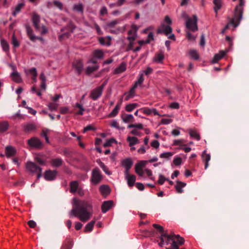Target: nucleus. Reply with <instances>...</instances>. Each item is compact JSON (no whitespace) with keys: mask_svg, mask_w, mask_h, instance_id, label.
I'll list each match as a JSON object with an SVG mask.
<instances>
[{"mask_svg":"<svg viewBox=\"0 0 249 249\" xmlns=\"http://www.w3.org/2000/svg\"><path fill=\"white\" fill-rule=\"evenodd\" d=\"M72 204V209L69 212L70 217H77L84 222L90 219L92 214V206L90 202L73 198Z\"/></svg>","mask_w":249,"mask_h":249,"instance_id":"1","label":"nucleus"},{"mask_svg":"<svg viewBox=\"0 0 249 249\" xmlns=\"http://www.w3.org/2000/svg\"><path fill=\"white\" fill-rule=\"evenodd\" d=\"M244 2V0H239V3L237 5L234 9V13L233 18L231 19L229 22L223 29L222 33L224 32L229 28L230 25L233 26L234 28L237 27L242 18L243 13V8Z\"/></svg>","mask_w":249,"mask_h":249,"instance_id":"2","label":"nucleus"},{"mask_svg":"<svg viewBox=\"0 0 249 249\" xmlns=\"http://www.w3.org/2000/svg\"><path fill=\"white\" fill-rule=\"evenodd\" d=\"M164 21L168 25H166L164 23H162L157 29L158 34L164 33L165 35L168 36L172 32V28L170 26L172 23V20L169 16H166L164 18Z\"/></svg>","mask_w":249,"mask_h":249,"instance_id":"3","label":"nucleus"},{"mask_svg":"<svg viewBox=\"0 0 249 249\" xmlns=\"http://www.w3.org/2000/svg\"><path fill=\"white\" fill-rule=\"evenodd\" d=\"M26 167L30 172L36 174L37 179L42 177V168L36 163L28 161L26 164Z\"/></svg>","mask_w":249,"mask_h":249,"instance_id":"4","label":"nucleus"},{"mask_svg":"<svg viewBox=\"0 0 249 249\" xmlns=\"http://www.w3.org/2000/svg\"><path fill=\"white\" fill-rule=\"evenodd\" d=\"M197 21V18L196 15H194L192 18H188L186 21V28L193 32L197 31L198 30Z\"/></svg>","mask_w":249,"mask_h":249,"instance_id":"5","label":"nucleus"},{"mask_svg":"<svg viewBox=\"0 0 249 249\" xmlns=\"http://www.w3.org/2000/svg\"><path fill=\"white\" fill-rule=\"evenodd\" d=\"M102 179V176L100 170L96 168L92 170L91 180L94 184H98Z\"/></svg>","mask_w":249,"mask_h":249,"instance_id":"6","label":"nucleus"},{"mask_svg":"<svg viewBox=\"0 0 249 249\" xmlns=\"http://www.w3.org/2000/svg\"><path fill=\"white\" fill-rule=\"evenodd\" d=\"M28 144L30 146L37 149H41L43 146L42 142H41L39 139L36 137H33L29 139L28 141Z\"/></svg>","mask_w":249,"mask_h":249,"instance_id":"7","label":"nucleus"},{"mask_svg":"<svg viewBox=\"0 0 249 249\" xmlns=\"http://www.w3.org/2000/svg\"><path fill=\"white\" fill-rule=\"evenodd\" d=\"M122 165L125 168L124 174L127 175L132 167L133 161L130 158H127L122 161Z\"/></svg>","mask_w":249,"mask_h":249,"instance_id":"8","label":"nucleus"},{"mask_svg":"<svg viewBox=\"0 0 249 249\" xmlns=\"http://www.w3.org/2000/svg\"><path fill=\"white\" fill-rule=\"evenodd\" d=\"M147 161L146 160H141L138 163H137L135 165V172L138 174L140 176H142L143 175V172L142 170V168L144 167Z\"/></svg>","mask_w":249,"mask_h":249,"instance_id":"9","label":"nucleus"},{"mask_svg":"<svg viewBox=\"0 0 249 249\" xmlns=\"http://www.w3.org/2000/svg\"><path fill=\"white\" fill-rule=\"evenodd\" d=\"M57 174V172L55 170H47L44 173V178L47 180H54Z\"/></svg>","mask_w":249,"mask_h":249,"instance_id":"10","label":"nucleus"},{"mask_svg":"<svg viewBox=\"0 0 249 249\" xmlns=\"http://www.w3.org/2000/svg\"><path fill=\"white\" fill-rule=\"evenodd\" d=\"M102 93L103 91L97 87L91 91L89 96L92 100L96 101L101 96Z\"/></svg>","mask_w":249,"mask_h":249,"instance_id":"11","label":"nucleus"},{"mask_svg":"<svg viewBox=\"0 0 249 249\" xmlns=\"http://www.w3.org/2000/svg\"><path fill=\"white\" fill-rule=\"evenodd\" d=\"M17 151L16 149L11 146L7 145L5 147V155L7 158H9L11 157H13L16 155Z\"/></svg>","mask_w":249,"mask_h":249,"instance_id":"12","label":"nucleus"},{"mask_svg":"<svg viewBox=\"0 0 249 249\" xmlns=\"http://www.w3.org/2000/svg\"><path fill=\"white\" fill-rule=\"evenodd\" d=\"M124 175H125V179L127 180L128 185L129 187H132L134 185L135 182L136 181V176L133 175H130L129 174V173H128L127 175V174H124Z\"/></svg>","mask_w":249,"mask_h":249,"instance_id":"13","label":"nucleus"},{"mask_svg":"<svg viewBox=\"0 0 249 249\" xmlns=\"http://www.w3.org/2000/svg\"><path fill=\"white\" fill-rule=\"evenodd\" d=\"M25 28L27 35L30 39L33 42H35L36 40V36L33 35V31L31 27L29 25L26 24L25 25Z\"/></svg>","mask_w":249,"mask_h":249,"instance_id":"14","label":"nucleus"},{"mask_svg":"<svg viewBox=\"0 0 249 249\" xmlns=\"http://www.w3.org/2000/svg\"><path fill=\"white\" fill-rule=\"evenodd\" d=\"M113 201L111 200L106 201L102 205V211L103 213H106L108 211L113 205Z\"/></svg>","mask_w":249,"mask_h":249,"instance_id":"15","label":"nucleus"},{"mask_svg":"<svg viewBox=\"0 0 249 249\" xmlns=\"http://www.w3.org/2000/svg\"><path fill=\"white\" fill-rule=\"evenodd\" d=\"M32 21L33 25L36 30H39L40 29L39 22L40 17L36 14H34L32 17Z\"/></svg>","mask_w":249,"mask_h":249,"instance_id":"16","label":"nucleus"},{"mask_svg":"<svg viewBox=\"0 0 249 249\" xmlns=\"http://www.w3.org/2000/svg\"><path fill=\"white\" fill-rule=\"evenodd\" d=\"M227 51H221L219 53L215 54L212 60L213 63H217L220 59L223 58L227 53Z\"/></svg>","mask_w":249,"mask_h":249,"instance_id":"17","label":"nucleus"},{"mask_svg":"<svg viewBox=\"0 0 249 249\" xmlns=\"http://www.w3.org/2000/svg\"><path fill=\"white\" fill-rule=\"evenodd\" d=\"M36 126L34 124H28L23 125V129L26 133H29L36 129Z\"/></svg>","mask_w":249,"mask_h":249,"instance_id":"18","label":"nucleus"},{"mask_svg":"<svg viewBox=\"0 0 249 249\" xmlns=\"http://www.w3.org/2000/svg\"><path fill=\"white\" fill-rule=\"evenodd\" d=\"M203 161L205 162V169H206L209 166V161L211 160L210 154H206L205 151L203 152L202 156Z\"/></svg>","mask_w":249,"mask_h":249,"instance_id":"19","label":"nucleus"},{"mask_svg":"<svg viewBox=\"0 0 249 249\" xmlns=\"http://www.w3.org/2000/svg\"><path fill=\"white\" fill-rule=\"evenodd\" d=\"M186 185V184L185 183L179 180H177V185L175 186V188L177 192L179 194L182 193L183 192V190L182 188L184 187Z\"/></svg>","mask_w":249,"mask_h":249,"instance_id":"20","label":"nucleus"},{"mask_svg":"<svg viewBox=\"0 0 249 249\" xmlns=\"http://www.w3.org/2000/svg\"><path fill=\"white\" fill-rule=\"evenodd\" d=\"M70 192L75 193L78 190V183L77 181H72L70 183Z\"/></svg>","mask_w":249,"mask_h":249,"instance_id":"21","label":"nucleus"},{"mask_svg":"<svg viewBox=\"0 0 249 249\" xmlns=\"http://www.w3.org/2000/svg\"><path fill=\"white\" fill-rule=\"evenodd\" d=\"M63 162V161L62 159L56 158L52 159L51 161V163L53 166L58 167L62 164Z\"/></svg>","mask_w":249,"mask_h":249,"instance_id":"22","label":"nucleus"},{"mask_svg":"<svg viewBox=\"0 0 249 249\" xmlns=\"http://www.w3.org/2000/svg\"><path fill=\"white\" fill-rule=\"evenodd\" d=\"M127 141L129 142V145L130 147L139 142L138 139L135 137L129 136L127 138Z\"/></svg>","mask_w":249,"mask_h":249,"instance_id":"23","label":"nucleus"},{"mask_svg":"<svg viewBox=\"0 0 249 249\" xmlns=\"http://www.w3.org/2000/svg\"><path fill=\"white\" fill-rule=\"evenodd\" d=\"M122 118L123 122L126 123L133 122L134 117L132 114H124L122 115Z\"/></svg>","mask_w":249,"mask_h":249,"instance_id":"24","label":"nucleus"},{"mask_svg":"<svg viewBox=\"0 0 249 249\" xmlns=\"http://www.w3.org/2000/svg\"><path fill=\"white\" fill-rule=\"evenodd\" d=\"M73 66L76 70L78 73H80L83 69V64L80 60H77L73 64Z\"/></svg>","mask_w":249,"mask_h":249,"instance_id":"25","label":"nucleus"},{"mask_svg":"<svg viewBox=\"0 0 249 249\" xmlns=\"http://www.w3.org/2000/svg\"><path fill=\"white\" fill-rule=\"evenodd\" d=\"M100 191L103 196L108 195L110 193V189L107 185H102L100 187Z\"/></svg>","mask_w":249,"mask_h":249,"instance_id":"26","label":"nucleus"},{"mask_svg":"<svg viewBox=\"0 0 249 249\" xmlns=\"http://www.w3.org/2000/svg\"><path fill=\"white\" fill-rule=\"evenodd\" d=\"M72 245V241L70 239H67L64 242L62 248L63 249H71Z\"/></svg>","mask_w":249,"mask_h":249,"instance_id":"27","label":"nucleus"},{"mask_svg":"<svg viewBox=\"0 0 249 249\" xmlns=\"http://www.w3.org/2000/svg\"><path fill=\"white\" fill-rule=\"evenodd\" d=\"M136 31H134L133 30H130L128 31V36L127 37V39L129 41H134L136 39Z\"/></svg>","mask_w":249,"mask_h":249,"instance_id":"28","label":"nucleus"},{"mask_svg":"<svg viewBox=\"0 0 249 249\" xmlns=\"http://www.w3.org/2000/svg\"><path fill=\"white\" fill-rule=\"evenodd\" d=\"M126 70V64L125 63L123 62L122 63L120 66L117 67L115 70V73L116 74L120 73Z\"/></svg>","mask_w":249,"mask_h":249,"instance_id":"29","label":"nucleus"},{"mask_svg":"<svg viewBox=\"0 0 249 249\" xmlns=\"http://www.w3.org/2000/svg\"><path fill=\"white\" fill-rule=\"evenodd\" d=\"M11 77L13 79V80L17 82V83H19L21 81V77L17 72H13L11 74Z\"/></svg>","mask_w":249,"mask_h":249,"instance_id":"30","label":"nucleus"},{"mask_svg":"<svg viewBox=\"0 0 249 249\" xmlns=\"http://www.w3.org/2000/svg\"><path fill=\"white\" fill-rule=\"evenodd\" d=\"M74 29L75 26L71 22H70L65 28L61 29V31L63 32L65 30H68L69 32L72 33Z\"/></svg>","mask_w":249,"mask_h":249,"instance_id":"31","label":"nucleus"},{"mask_svg":"<svg viewBox=\"0 0 249 249\" xmlns=\"http://www.w3.org/2000/svg\"><path fill=\"white\" fill-rule=\"evenodd\" d=\"M24 4L22 3L18 4L16 6L14 11L12 13V15L16 17L17 16V15L20 12L21 9L23 8V7L24 6Z\"/></svg>","mask_w":249,"mask_h":249,"instance_id":"32","label":"nucleus"},{"mask_svg":"<svg viewBox=\"0 0 249 249\" xmlns=\"http://www.w3.org/2000/svg\"><path fill=\"white\" fill-rule=\"evenodd\" d=\"M213 3L215 6L214 7V10L215 13H217V11L221 8L222 2L221 0H213Z\"/></svg>","mask_w":249,"mask_h":249,"instance_id":"33","label":"nucleus"},{"mask_svg":"<svg viewBox=\"0 0 249 249\" xmlns=\"http://www.w3.org/2000/svg\"><path fill=\"white\" fill-rule=\"evenodd\" d=\"M95 221L92 220L90 221L89 223L87 224L85 228V232H90L92 231L93 226L95 224Z\"/></svg>","mask_w":249,"mask_h":249,"instance_id":"34","label":"nucleus"},{"mask_svg":"<svg viewBox=\"0 0 249 249\" xmlns=\"http://www.w3.org/2000/svg\"><path fill=\"white\" fill-rule=\"evenodd\" d=\"M120 108V105L117 104L115 106V108L113 109L111 112L109 114V117H115Z\"/></svg>","mask_w":249,"mask_h":249,"instance_id":"35","label":"nucleus"},{"mask_svg":"<svg viewBox=\"0 0 249 249\" xmlns=\"http://www.w3.org/2000/svg\"><path fill=\"white\" fill-rule=\"evenodd\" d=\"M97 163L100 166V167L103 169V170L107 175H110V173L107 167L106 166V165L102 162L100 160H97Z\"/></svg>","mask_w":249,"mask_h":249,"instance_id":"36","label":"nucleus"},{"mask_svg":"<svg viewBox=\"0 0 249 249\" xmlns=\"http://www.w3.org/2000/svg\"><path fill=\"white\" fill-rule=\"evenodd\" d=\"M189 134L191 137L196 139L197 141H199L200 139L199 134L194 130H189Z\"/></svg>","mask_w":249,"mask_h":249,"instance_id":"37","label":"nucleus"},{"mask_svg":"<svg viewBox=\"0 0 249 249\" xmlns=\"http://www.w3.org/2000/svg\"><path fill=\"white\" fill-rule=\"evenodd\" d=\"M138 106V105L137 103L129 104L126 106L125 110L128 112H131Z\"/></svg>","mask_w":249,"mask_h":249,"instance_id":"38","label":"nucleus"},{"mask_svg":"<svg viewBox=\"0 0 249 249\" xmlns=\"http://www.w3.org/2000/svg\"><path fill=\"white\" fill-rule=\"evenodd\" d=\"M9 127L8 124L6 122L0 123V132H3L6 131Z\"/></svg>","mask_w":249,"mask_h":249,"instance_id":"39","label":"nucleus"},{"mask_svg":"<svg viewBox=\"0 0 249 249\" xmlns=\"http://www.w3.org/2000/svg\"><path fill=\"white\" fill-rule=\"evenodd\" d=\"M93 56L94 57L100 59L103 57L104 53L102 50H97L93 52Z\"/></svg>","mask_w":249,"mask_h":249,"instance_id":"40","label":"nucleus"},{"mask_svg":"<svg viewBox=\"0 0 249 249\" xmlns=\"http://www.w3.org/2000/svg\"><path fill=\"white\" fill-rule=\"evenodd\" d=\"M164 59V55L161 53L157 54L154 58V60L158 63H161Z\"/></svg>","mask_w":249,"mask_h":249,"instance_id":"41","label":"nucleus"},{"mask_svg":"<svg viewBox=\"0 0 249 249\" xmlns=\"http://www.w3.org/2000/svg\"><path fill=\"white\" fill-rule=\"evenodd\" d=\"M35 160L39 166L45 165L46 163L45 160L39 157H36L35 158Z\"/></svg>","mask_w":249,"mask_h":249,"instance_id":"42","label":"nucleus"},{"mask_svg":"<svg viewBox=\"0 0 249 249\" xmlns=\"http://www.w3.org/2000/svg\"><path fill=\"white\" fill-rule=\"evenodd\" d=\"M1 46L2 47L3 51H4L5 52L9 51V45L6 40H3V39L1 40Z\"/></svg>","mask_w":249,"mask_h":249,"instance_id":"43","label":"nucleus"},{"mask_svg":"<svg viewBox=\"0 0 249 249\" xmlns=\"http://www.w3.org/2000/svg\"><path fill=\"white\" fill-rule=\"evenodd\" d=\"M12 44L14 46V47L17 48L19 46V43L18 40L17 39L15 34L12 35Z\"/></svg>","mask_w":249,"mask_h":249,"instance_id":"44","label":"nucleus"},{"mask_svg":"<svg viewBox=\"0 0 249 249\" xmlns=\"http://www.w3.org/2000/svg\"><path fill=\"white\" fill-rule=\"evenodd\" d=\"M189 54L195 60H197L199 58L198 54L196 50L190 51Z\"/></svg>","mask_w":249,"mask_h":249,"instance_id":"45","label":"nucleus"},{"mask_svg":"<svg viewBox=\"0 0 249 249\" xmlns=\"http://www.w3.org/2000/svg\"><path fill=\"white\" fill-rule=\"evenodd\" d=\"M75 107L79 109V110L77 112V114L78 115H82L83 114V112L85 110V109L83 108L82 106L79 103H77Z\"/></svg>","mask_w":249,"mask_h":249,"instance_id":"46","label":"nucleus"},{"mask_svg":"<svg viewBox=\"0 0 249 249\" xmlns=\"http://www.w3.org/2000/svg\"><path fill=\"white\" fill-rule=\"evenodd\" d=\"M98 67L97 66L88 67L87 68L86 72L88 74H90V73H92V72L97 70L98 69Z\"/></svg>","mask_w":249,"mask_h":249,"instance_id":"47","label":"nucleus"},{"mask_svg":"<svg viewBox=\"0 0 249 249\" xmlns=\"http://www.w3.org/2000/svg\"><path fill=\"white\" fill-rule=\"evenodd\" d=\"M71 33L69 32L68 31L60 35L59 36V41H62L64 39L66 38H69V36H70Z\"/></svg>","mask_w":249,"mask_h":249,"instance_id":"48","label":"nucleus"},{"mask_svg":"<svg viewBox=\"0 0 249 249\" xmlns=\"http://www.w3.org/2000/svg\"><path fill=\"white\" fill-rule=\"evenodd\" d=\"M168 180V179L165 178L162 175H159V178L158 180V183L160 185H162L165 181Z\"/></svg>","mask_w":249,"mask_h":249,"instance_id":"49","label":"nucleus"},{"mask_svg":"<svg viewBox=\"0 0 249 249\" xmlns=\"http://www.w3.org/2000/svg\"><path fill=\"white\" fill-rule=\"evenodd\" d=\"M114 142L117 143V142L115 140V139H114L113 138H111V139L108 140V141H107V142L104 144V146L107 147V146H110L111 145V144Z\"/></svg>","mask_w":249,"mask_h":249,"instance_id":"50","label":"nucleus"},{"mask_svg":"<svg viewBox=\"0 0 249 249\" xmlns=\"http://www.w3.org/2000/svg\"><path fill=\"white\" fill-rule=\"evenodd\" d=\"M173 155L171 152H165L161 154L160 156V158L168 159Z\"/></svg>","mask_w":249,"mask_h":249,"instance_id":"51","label":"nucleus"},{"mask_svg":"<svg viewBox=\"0 0 249 249\" xmlns=\"http://www.w3.org/2000/svg\"><path fill=\"white\" fill-rule=\"evenodd\" d=\"M48 107L51 111L55 110L58 107V104L54 103H50L48 105Z\"/></svg>","mask_w":249,"mask_h":249,"instance_id":"52","label":"nucleus"},{"mask_svg":"<svg viewBox=\"0 0 249 249\" xmlns=\"http://www.w3.org/2000/svg\"><path fill=\"white\" fill-rule=\"evenodd\" d=\"M74 9L78 12L83 13V7L82 4H76L74 6Z\"/></svg>","mask_w":249,"mask_h":249,"instance_id":"53","label":"nucleus"},{"mask_svg":"<svg viewBox=\"0 0 249 249\" xmlns=\"http://www.w3.org/2000/svg\"><path fill=\"white\" fill-rule=\"evenodd\" d=\"M119 23L117 20H114L110 22H108L107 24V26L109 28H113L115 26Z\"/></svg>","mask_w":249,"mask_h":249,"instance_id":"54","label":"nucleus"},{"mask_svg":"<svg viewBox=\"0 0 249 249\" xmlns=\"http://www.w3.org/2000/svg\"><path fill=\"white\" fill-rule=\"evenodd\" d=\"M143 81H144V78L143 77L142 74L140 75L139 79L137 81L135 82V83L134 85H136V87H137L138 85H141L142 83V82H143Z\"/></svg>","mask_w":249,"mask_h":249,"instance_id":"55","label":"nucleus"},{"mask_svg":"<svg viewBox=\"0 0 249 249\" xmlns=\"http://www.w3.org/2000/svg\"><path fill=\"white\" fill-rule=\"evenodd\" d=\"M143 113L149 115L151 114V109L148 107H143L141 109Z\"/></svg>","mask_w":249,"mask_h":249,"instance_id":"56","label":"nucleus"},{"mask_svg":"<svg viewBox=\"0 0 249 249\" xmlns=\"http://www.w3.org/2000/svg\"><path fill=\"white\" fill-rule=\"evenodd\" d=\"M29 72L33 76H37V73L36 69L35 68H32L30 70H29Z\"/></svg>","mask_w":249,"mask_h":249,"instance_id":"57","label":"nucleus"},{"mask_svg":"<svg viewBox=\"0 0 249 249\" xmlns=\"http://www.w3.org/2000/svg\"><path fill=\"white\" fill-rule=\"evenodd\" d=\"M53 2L54 5L58 8L60 10H62L63 9V4L61 2L54 0Z\"/></svg>","mask_w":249,"mask_h":249,"instance_id":"58","label":"nucleus"},{"mask_svg":"<svg viewBox=\"0 0 249 249\" xmlns=\"http://www.w3.org/2000/svg\"><path fill=\"white\" fill-rule=\"evenodd\" d=\"M94 28L96 29L98 35H101L103 34V32L96 23H94Z\"/></svg>","mask_w":249,"mask_h":249,"instance_id":"59","label":"nucleus"},{"mask_svg":"<svg viewBox=\"0 0 249 249\" xmlns=\"http://www.w3.org/2000/svg\"><path fill=\"white\" fill-rule=\"evenodd\" d=\"M60 112L61 114H64L69 112V108L67 107H61L60 108Z\"/></svg>","mask_w":249,"mask_h":249,"instance_id":"60","label":"nucleus"},{"mask_svg":"<svg viewBox=\"0 0 249 249\" xmlns=\"http://www.w3.org/2000/svg\"><path fill=\"white\" fill-rule=\"evenodd\" d=\"M153 226L156 229L160 232H162L164 231V229L163 227L161 226L160 225H159L157 224H154L153 225Z\"/></svg>","mask_w":249,"mask_h":249,"instance_id":"61","label":"nucleus"},{"mask_svg":"<svg viewBox=\"0 0 249 249\" xmlns=\"http://www.w3.org/2000/svg\"><path fill=\"white\" fill-rule=\"evenodd\" d=\"M154 40V36L152 33H150L147 36V39L145 40L146 43H149L151 40Z\"/></svg>","mask_w":249,"mask_h":249,"instance_id":"62","label":"nucleus"},{"mask_svg":"<svg viewBox=\"0 0 249 249\" xmlns=\"http://www.w3.org/2000/svg\"><path fill=\"white\" fill-rule=\"evenodd\" d=\"M136 187L140 191H143L144 189V186L142 183L137 182L135 184Z\"/></svg>","mask_w":249,"mask_h":249,"instance_id":"63","label":"nucleus"},{"mask_svg":"<svg viewBox=\"0 0 249 249\" xmlns=\"http://www.w3.org/2000/svg\"><path fill=\"white\" fill-rule=\"evenodd\" d=\"M38 31L42 35L46 34L48 32L47 28L44 26H42L41 27H40V29Z\"/></svg>","mask_w":249,"mask_h":249,"instance_id":"64","label":"nucleus"}]
</instances>
